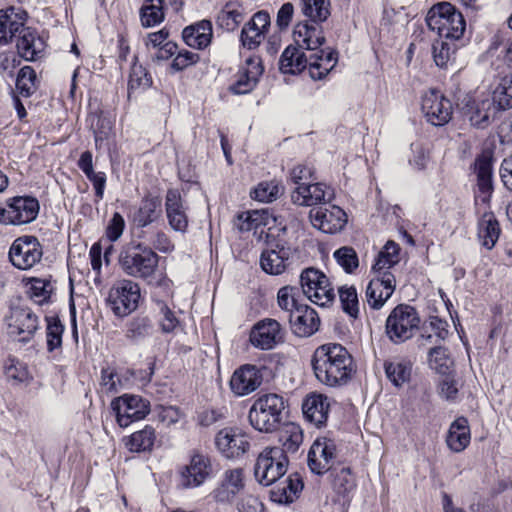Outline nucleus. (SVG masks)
<instances>
[{
  "mask_svg": "<svg viewBox=\"0 0 512 512\" xmlns=\"http://www.w3.org/2000/svg\"><path fill=\"white\" fill-rule=\"evenodd\" d=\"M311 366L316 379L331 388L346 385L355 372L352 355L337 343L317 347L311 357Z\"/></svg>",
  "mask_w": 512,
  "mask_h": 512,
  "instance_id": "f257e3e1",
  "label": "nucleus"
},
{
  "mask_svg": "<svg viewBox=\"0 0 512 512\" xmlns=\"http://www.w3.org/2000/svg\"><path fill=\"white\" fill-rule=\"evenodd\" d=\"M478 193L475 196L477 206H483V214L478 221V239L483 247L492 249L500 235L499 223L489 211V203L493 192L492 162L488 157H480L476 160Z\"/></svg>",
  "mask_w": 512,
  "mask_h": 512,
  "instance_id": "f03ea898",
  "label": "nucleus"
},
{
  "mask_svg": "<svg viewBox=\"0 0 512 512\" xmlns=\"http://www.w3.org/2000/svg\"><path fill=\"white\" fill-rule=\"evenodd\" d=\"M285 408L282 396L275 393L262 394L253 402L248 420L254 429L271 433L280 427Z\"/></svg>",
  "mask_w": 512,
  "mask_h": 512,
  "instance_id": "7ed1b4c3",
  "label": "nucleus"
},
{
  "mask_svg": "<svg viewBox=\"0 0 512 512\" xmlns=\"http://www.w3.org/2000/svg\"><path fill=\"white\" fill-rule=\"evenodd\" d=\"M159 263L158 254L143 243H130L119 255V264L129 276L149 279L154 276Z\"/></svg>",
  "mask_w": 512,
  "mask_h": 512,
  "instance_id": "20e7f679",
  "label": "nucleus"
},
{
  "mask_svg": "<svg viewBox=\"0 0 512 512\" xmlns=\"http://www.w3.org/2000/svg\"><path fill=\"white\" fill-rule=\"evenodd\" d=\"M426 23L430 30L438 35V39L458 41L462 38L466 22L463 15L448 2L434 5L428 12Z\"/></svg>",
  "mask_w": 512,
  "mask_h": 512,
  "instance_id": "39448f33",
  "label": "nucleus"
},
{
  "mask_svg": "<svg viewBox=\"0 0 512 512\" xmlns=\"http://www.w3.org/2000/svg\"><path fill=\"white\" fill-rule=\"evenodd\" d=\"M420 317L417 310L408 304L397 305L385 323L387 337L394 344H401L413 337L419 328Z\"/></svg>",
  "mask_w": 512,
  "mask_h": 512,
  "instance_id": "423d86ee",
  "label": "nucleus"
},
{
  "mask_svg": "<svg viewBox=\"0 0 512 512\" xmlns=\"http://www.w3.org/2000/svg\"><path fill=\"white\" fill-rule=\"evenodd\" d=\"M288 457L279 447H266L257 457L254 474L258 482L269 486L287 472Z\"/></svg>",
  "mask_w": 512,
  "mask_h": 512,
  "instance_id": "0eeeda50",
  "label": "nucleus"
},
{
  "mask_svg": "<svg viewBox=\"0 0 512 512\" xmlns=\"http://www.w3.org/2000/svg\"><path fill=\"white\" fill-rule=\"evenodd\" d=\"M214 474L211 457L199 450H192L189 461L178 470L179 485L184 489H194L203 485Z\"/></svg>",
  "mask_w": 512,
  "mask_h": 512,
  "instance_id": "6e6552de",
  "label": "nucleus"
},
{
  "mask_svg": "<svg viewBox=\"0 0 512 512\" xmlns=\"http://www.w3.org/2000/svg\"><path fill=\"white\" fill-rule=\"evenodd\" d=\"M4 322L8 334L23 343L31 341L39 329V318L28 306L11 305Z\"/></svg>",
  "mask_w": 512,
  "mask_h": 512,
  "instance_id": "1a4fd4ad",
  "label": "nucleus"
},
{
  "mask_svg": "<svg viewBox=\"0 0 512 512\" xmlns=\"http://www.w3.org/2000/svg\"><path fill=\"white\" fill-rule=\"evenodd\" d=\"M140 296L139 285L125 279L110 289L107 301L116 316L125 317L137 309Z\"/></svg>",
  "mask_w": 512,
  "mask_h": 512,
  "instance_id": "9d476101",
  "label": "nucleus"
},
{
  "mask_svg": "<svg viewBox=\"0 0 512 512\" xmlns=\"http://www.w3.org/2000/svg\"><path fill=\"white\" fill-rule=\"evenodd\" d=\"M111 408L118 425L125 428L149 414L150 402L139 395L124 394L111 402Z\"/></svg>",
  "mask_w": 512,
  "mask_h": 512,
  "instance_id": "9b49d317",
  "label": "nucleus"
},
{
  "mask_svg": "<svg viewBox=\"0 0 512 512\" xmlns=\"http://www.w3.org/2000/svg\"><path fill=\"white\" fill-rule=\"evenodd\" d=\"M39 213V202L30 196H17L0 207V222L4 224L22 225L32 222Z\"/></svg>",
  "mask_w": 512,
  "mask_h": 512,
  "instance_id": "f8f14e48",
  "label": "nucleus"
},
{
  "mask_svg": "<svg viewBox=\"0 0 512 512\" xmlns=\"http://www.w3.org/2000/svg\"><path fill=\"white\" fill-rule=\"evenodd\" d=\"M42 255V246L35 236L17 238L9 250L12 265L21 270L32 268L41 260Z\"/></svg>",
  "mask_w": 512,
  "mask_h": 512,
  "instance_id": "ddd939ff",
  "label": "nucleus"
},
{
  "mask_svg": "<svg viewBox=\"0 0 512 512\" xmlns=\"http://www.w3.org/2000/svg\"><path fill=\"white\" fill-rule=\"evenodd\" d=\"M421 109L427 121L434 126L447 124L453 111L451 101L435 89H430L423 95Z\"/></svg>",
  "mask_w": 512,
  "mask_h": 512,
  "instance_id": "4468645a",
  "label": "nucleus"
},
{
  "mask_svg": "<svg viewBox=\"0 0 512 512\" xmlns=\"http://www.w3.org/2000/svg\"><path fill=\"white\" fill-rule=\"evenodd\" d=\"M336 458V444L332 439L317 438L311 445L307 462L310 470L317 475H322L334 469Z\"/></svg>",
  "mask_w": 512,
  "mask_h": 512,
  "instance_id": "2eb2a0df",
  "label": "nucleus"
},
{
  "mask_svg": "<svg viewBox=\"0 0 512 512\" xmlns=\"http://www.w3.org/2000/svg\"><path fill=\"white\" fill-rule=\"evenodd\" d=\"M313 227L327 234H335L344 229L347 224V214L336 205L313 208L309 212Z\"/></svg>",
  "mask_w": 512,
  "mask_h": 512,
  "instance_id": "dca6fc26",
  "label": "nucleus"
},
{
  "mask_svg": "<svg viewBox=\"0 0 512 512\" xmlns=\"http://www.w3.org/2000/svg\"><path fill=\"white\" fill-rule=\"evenodd\" d=\"M251 344L261 350H271L284 340V333L280 323L272 318H265L256 322L250 332Z\"/></svg>",
  "mask_w": 512,
  "mask_h": 512,
  "instance_id": "f3484780",
  "label": "nucleus"
},
{
  "mask_svg": "<svg viewBox=\"0 0 512 512\" xmlns=\"http://www.w3.org/2000/svg\"><path fill=\"white\" fill-rule=\"evenodd\" d=\"M460 106L463 115L469 119L471 125L478 128L488 126L500 110L492 98L476 101L468 95L462 99Z\"/></svg>",
  "mask_w": 512,
  "mask_h": 512,
  "instance_id": "a211bd4d",
  "label": "nucleus"
},
{
  "mask_svg": "<svg viewBox=\"0 0 512 512\" xmlns=\"http://www.w3.org/2000/svg\"><path fill=\"white\" fill-rule=\"evenodd\" d=\"M215 444L218 450L230 459L245 454L250 448L248 435L237 428L220 430L215 437Z\"/></svg>",
  "mask_w": 512,
  "mask_h": 512,
  "instance_id": "6ab92c4d",
  "label": "nucleus"
},
{
  "mask_svg": "<svg viewBox=\"0 0 512 512\" xmlns=\"http://www.w3.org/2000/svg\"><path fill=\"white\" fill-rule=\"evenodd\" d=\"M244 487L245 481L243 469H228L223 473L221 481L211 492V497L217 503H232Z\"/></svg>",
  "mask_w": 512,
  "mask_h": 512,
  "instance_id": "aec40b11",
  "label": "nucleus"
},
{
  "mask_svg": "<svg viewBox=\"0 0 512 512\" xmlns=\"http://www.w3.org/2000/svg\"><path fill=\"white\" fill-rule=\"evenodd\" d=\"M264 68L259 57H248L237 73V80L229 91L235 95L250 93L257 85Z\"/></svg>",
  "mask_w": 512,
  "mask_h": 512,
  "instance_id": "412c9836",
  "label": "nucleus"
},
{
  "mask_svg": "<svg viewBox=\"0 0 512 512\" xmlns=\"http://www.w3.org/2000/svg\"><path fill=\"white\" fill-rule=\"evenodd\" d=\"M263 381L261 370L251 364H245L234 371L229 385L236 396H246L257 390Z\"/></svg>",
  "mask_w": 512,
  "mask_h": 512,
  "instance_id": "4be33fe9",
  "label": "nucleus"
},
{
  "mask_svg": "<svg viewBox=\"0 0 512 512\" xmlns=\"http://www.w3.org/2000/svg\"><path fill=\"white\" fill-rule=\"evenodd\" d=\"M334 198V190L323 183L300 184L291 193V200L300 206H313L330 202Z\"/></svg>",
  "mask_w": 512,
  "mask_h": 512,
  "instance_id": "5701e85b",
  "label": "nucleus"
},
{
  "mask_svg": "<svg viewBox=\"0 0 512 512\" xmlns=\"http://www.w3.org/2000/svg\"><path fill=\"white\" fill-rule=\"evenodd\" d=\"M395 277L390 272L372 279L366 288V300L373 309H380L395 290Z\"/></svg>",
  "mask_w": 512,
  "mask_h": 512,
  "instance_id": "b1692460",
  "label": "nucleus"
},
{
  "mask_svg": "<svg viewBox=\"0 0 512 512\" xmlns=\"http://www.w3.org/2000/svg\"><path fill=\"white\" fill-rule=\"evenodd\" d=\"M289 323L292 332L298 337H309L318 331L320 318L317 312L307 306L300 305L295 311L289 314Z\"/></svg>",
  "mask_w": 512,
  "mask_h": 512,
  "instance_id": "393cba45",
  "label": "nucleus"
},
{
  "mask_svg": "<svg viewBox=\"0 0 512 512\" xmlns=\"http://www.w3.org/2000/svg\"><path fill=\"white\" fill-rule=\"evenodd\" d=\"M182 197L178 190L169 189L165 197V211L170 227L184 233L188 227V216Z\"/></svg>",
  "mask_w": 512,
  "mask_h": 512,
  "instance_id": "a878e982",
  "label": "nucleus"
},
{
  "mask_svg": "<svg viewBox=\"0 0 512 512\" xmlns=\"http://www.w3.org/2000/svg\"><path fill=\"white\" fill-rule=\"evenodd\" d=\"M295 44L305 50H318L324 43L325 37L319 24L308 21L299 22L293 30Z\"/></svg>",
  "mask_w": 512,
  "mask_h": 512,
  "instance_id": "bb28decb",
  "label": "nucleus"
},
{
  "mask_svg": "<svg viewBox=\"0 0 512 512\" xmlns=\"http://www.w3.org/2000/svg\"><path fill=\"white\" fill-rule=\"evenodd\" d=\"M26 12L15 7L0 10V46L9 44L26 21Z\"/></svg>",
  "mask_w": 512,
  "mask_h": 512,
  "instance_id": "cd10ccee",
  "label": "nucleus"
},
{
  "mask_svg": "<svg viewBox=\"0 0 512 512\" xmlns=\"http://www.w3.org/2000/svg\"><path fill=\"white\" fill-rule=\"evenodd\" d=\"M162 215V201L158 196L146 195L140 202L138 210L133 215V223L138 228H144L157 221Z\"/></svg>",
  "mask_w": 512,
  "mask_h": 512,
  "instance_id": "c85d7f7f",
  "label": "nucleus"
},
{
  "mask_svg": "<svg viewBox=\"0 0 512 512\" xmlns=\"http://www.w3.org/2000/svg\"><path fill=\"white\" fill-rule=\"evenodd\" d=\"M212 36V23L209 20H201L187 26L182 32L184 42L189 47L199 50L206 48L211 43Z\"/></svg>",
  "mask_w": 512,
  "mask_h": 512,
  "instance_id": "c756f323",
  "label": "nucleus"
},
{
  "mask_svg": "<svg viewBox=\"0 0 512 512\" xmlns=\"http://www.w3.org/2000/svg\"><path fill=\"white\" fill-rule=\"evenodd\" d=\"M17 34L19 35L16 44L18 54L26 61H34L43 50V41L35 30L25 27V24Z\"/></svg>",
  "mask_w": 512,
  "mask_h": 512,
  "instance_id": "7c9ffc66",
  "label": "nucleus"
},
{
  "mask_svg": "<svg viewBox=\"0 0 512 512\" xmlns=\"http://www.w3.org/2000/svg\"><path fill=\"white\" fill-rule=\"evenodd\" d=\"M329 402L326 396L313 394L308 396L303 404L302 410L304 416L317 426L323 425L328 418Z\"/></svg>",
  "mask_w": 512,
  "mask_h": 512,
  "instance_id": "2f4dec72",
  "label": "nucleus"
},
{
  "mask_svg": "<svg viewBox=\"0 0 512 512\" xmlns=\"http://www.w3.org/2000/svg\"><path fill=\"white\" fill-rule=\"evenodd\" d=\"M470 429L468 420L465 417L457 418L448 430L446 443L448 447L456 452H462L470 443Z\"/></svg>",
  "mask_w": 512,
  "mask_h": 512,
  "instance_id": "473e14b6",
  "label": "nucleus"
},
{
  "mask_svg": "<svg viewBox=\"0 0 512 512\" xmlns=\"http://www.w3.org/2000/svg\"><path fill=\"white\" fill-rule=\"evenodd\" d=\"M337 52L320 49L310 55V76L314 80L323 79L336 65Z\"/></svg>",
  "mask_w": 512,
  "mask_h": 512,
  "instance_id": "72a5a7b5",
  "label": "nucleus"
},
{
  "mask_svg": "<svg viewBox=\"0 0 512 512\" xmlns=\"http://www.w3.org/2000/svg\"><path fill=\"white\" fill-rule=\"evenodd\" d=\"M298 46H288L280 57V69L284 73L295 74L310 68V56L307 57Z\"/></svg>",
  "mask_w": 512,
  "mask_h": 512,
  "instance_id": "f704fd0d",
  "label": "nucleus"
},
{
  "mask_svg": "<svg viewBox=\"0 0 512 512\" xmlns=\"http://www.w3.org/2000/svg\"><path fill=\"white\" fill-rule=\"evenodd\" d=\"M156 440L155 429L146 425L143 429L123 438L125 447L133 453L150 452Z\"/></svg>",
  "mask_w": 512,
  "mask_h": 512,
  "instance_id": "c9c22d12",
  "label": "nucleus"
},
{
  "mask_svg": "<svg viewBox=\"0 0 512 512\" xmlns=\"http://www.w3.org/2000/svg\"><path fill=\"white\" fill-rule=\"evenodd\" d=\"M278 250L271 249L262 252L260 265L263 271L271 275H279L286 269L289 250L277 245Z\"/></svg>",
  "mask_w": 512,
  "mask_h": 512,
  "instance_id": "e433bc0d",
  "label": "nucleus"
},
{
  "mask_svg": "<svg viewBox=\"0 0 512 512\" xmlns=\"http://www.w3.org/2000/svg\"><path fill=\"white\" fill-rule=\"evenodd\" d=\"M278 441L281 444L280 450L284 455L295 453L303 442V432L299 425L286 423L278 432Z\"/></svg>",
  "mask_w": 512,
  "mask_h": 512,
  "instance_id": "4c0bfd02",
  "label": "nucleus"
},
{
  "mask_svg": "<svg viewBox=\"0 0 512 512\" xmlns=\"http://www.w3.org/2000/svg\"><path fill=\"white\" fill-rule=\"evenodd\" d=\"M332 488L339 498L349 500L350 494L356 487L355 478L349 467L331 470Z\"/></svg>",
  "mask_w": 512,
  "mask_h": 512,
  "instance_id": "58836bf2",
  "label": "nucleus"
},
{
  "mask_svg": "<svg viewBox=\"0 0 512 512\" xmlns=\"http://www.w3.org/2000/svg\"><path fill=\"white\" fill-rule=\"evenodd\" d=\"M400 247L394 241H388L383 249L378 253L376 261L372 267L373 271L382 276L383 272H389L388 269L399 262Z\"/></svg>",
  "mask_w": 512,
  "mask_h": 512,
  "instance_id": "ea45409f",
  "label": "nucleus"
},
{
  "mask_svg": "<svg viewBox=\"0 0 512 512\" xmlns=\"http://www.w3.org/2000/svg\"><path fill=\"white\" fill-rule=\"evenodd\" d=\"M386 377L395 387H401L411 378L412 364L409 361H385Z\"/></svg>",
  "mask_w": 512,
  "mask_h": 512,
  "instance_id": "a19ab883",
  "label": "nucleus"
},
{
  "mask_svg": "<svg viewBox=\"0 0 512 512\" xmlns=\"http://www.w3.org/2000/svg\"><path fill=\"white\" fill-rule=\"evenodd\" d=\"M301 12L311 22L320 24L330 15L329 0H301Z\"/></svg>",
  "mask_w": 512,
  "mask_h": 512,
  "instance_id": "79ce46f5",
  "label": "nucleus"
},
{
  "mask_svg": "<svg viewBox=\"0 0 512 512\" xmlns=\"http://www.w3.org/2000/svg\"><path fill=\"white\" fill-rule=\"evenodd\" d=\"M269 218H272L274 222L278 220L268 210H253L243 213L239 215V229L241 231H256L259 227L268 225Z\"/></svg>",
  "mask_w": 512,
  "mask_h": 512,
  "instance_id": "37998d69",
  "label": "nucleus"
},
{
  "mask_svg": "<svg viewBox=\"0 0 512 512\" xmlns=\"http://www.w3.org/2000/svg\"><path fill=\"white\" fill-rule=\"evenodd\" d=\"M164 0H146L140 10L141 23L144 27H153L164 19Z\"/></svg>",
  "mask_w": 512,
  "mask_h": 512,
  "instance_id": "c03bdc74",
  "label": "nucleus"
},
{
  "mask_svg": "<svg viewBox=\"0 0 512 512\" xmlns=\"http://www.w3.org/2000/svg\"><path fill=\"white\" fill-rule=\"evenodd\" d=\"M428 362L430 368L442 376L451 373L453 360L449 357L447 349L442 346L433 347L429 350Z\"/></svg>",
  "mask_w": 512,
  "mask_h": 512,
  "instance_id": "a18cd8bd",
  "label": "nucleus"
},
{
  "mask_svg": "<svg viewBox=\"0 0 512 512\" xmlns=\"http://www.w3.org/2000/svg\"><path fill=\"white\" fill-rule=\"evenodd\" d=\"M456 41L436 39L432 46L433 58L436 65L444 68L454 58V54L458 49Z\"/></svg>",
  "mask_w": 512,
  "mask_h": 512,
  "instance_id": "49530a36",
  "label": "nucleus"
},
{
  "mask_svg": "<svg viewBox=\"0 0 512 512\" xmlns=\"http://www.w3.org/2000/svg\"><path fill=\"white\" fill-rule=\"evenodd\" d=\"M283 187L275 180L260 182L250 193L252 199L269 203L279 198Z\"/></svg>",
  "mask_w": 512,
  "mask_h": 512,
  "instance_id": "de8ad7c7",
  "label": "nucleus"
},
{
  "mask_svg": "<svg viewBox=\"0 0 512 512\" xmlns=\"http://www.w3.org/2000/svg\"><path fill=\"white\" fill-rule=\"evenodd\" d=\"M492 99L500 110L512 108V72L501 78L492 93Z\"/></svg>",
  "mask_w": 512,
  "mask_h": 512,
  "instance_id": "09e8293b",
  "label": "nucleus"
},
{
  "mask_svg": "<svg viewBox=\"0 0 512 512\" xmlns=\"http://www.w3.org/2000/svg\"><path fill=\"white\" fill-rule=\"evenodd\" d=\"M328 277L316 268H306L300 275V283L303 293L307 298L311 297L315 291L322 284H326Z\"/></svg>",
  "mask_w": 512,
  "mask_h": 512,
  "instance_id": "8fccbe9b",
  "label": "nucleus"
},
{
  "mask_svg": "<svg viewBox=\"0 0 512 512\" xmlns=\"http://www.w3.org/2000/svg\"><path fill=\"white\" fill-rule=\"evenodd\" d=\"M152 84V79L141 65L133 64L128 81V98L138 91L148 89Z\"/></svg>",
  "mask_w": 512,
  "mask_h": 512,
  "instance_id": "3c124183",
  "label": "nucleus"
},
{
  "mask_svg": "<svg viewBox=\"0 0 512 512\" xmlns=\"http://www.w3.org/2000/svg\"><path fill=\"white\" fill-rule=\"evenodd\" d=\"M46 339L47 350L54 351L62 346V336L64 332V325L61 323L57 316H46Z\"/></svg>",
  "mask_w": 512,
  "mask_h": 512,
  "instance_id": "603ef678",
  "label": "nucleus"
},
{
  "mask_svg": "<svg viewBox=\"0 0 512 512\" xmlns=\"http://www.w3.org/2000/svg\"><path fill=\"white\" fill-rule=\"evenodd\" d=\"M153 332V324L147 316L133 318L127 325L126 337L138 341L150 336Z\"/></svg>",
  "mask_w": 512,
  "mask_h": 512,
  "instance_id": "864d4df0",
  "label": "nucleus"
},
{
  "mask_svg": "<svg viewBox=\"0 0 512 512\" xmlns=\"http://www.w3.org/2000/svg\"><path fill=\"white\" fill-rule=\"evenodd\" d=\"M338 293L343 311L352 318H357L359 315V301L356 288L343 285L339 287Z\"/></svg>",
  "mask_w": 512,
  "mask_h": 512,
  "instance_id": "5fc2aeb1",
  "label": "nucleus"
},
{
  "mask_svg": "<svg viewBox=\"0 0 512 512\" xmlns=\"http://www.w3.org/2000/svg\"><path fill=\"white\" fill-rule=\"evenodd\" d=\"M304 487L301 476L298 473L290 474L285 480L282 487L278 488L280 496L279 502L291 503L293 502L302 491Z\"/></svg>",
  "mask_w": 512,
  "mask_h": 512,
  "instance_id": "6e6d98bb",
  "label": "nucleus"
},
{
  "mask_svg": "<svg viewBox=\"0 0 512 512\" xmlns=\"http://www.w3.org/2000/svg\"><path fill=\"white\" fill-rule=\"evenodd\" d=\"M30 282L31 297L38 303L42 304L49 300L54 291V285L51 282V276L38 278L32 277Z\"/></svg>",
  "mask_w": 512,
  "mask_h": 512,
  "instance_id": "4d7b16f0",
  "label": "nucleus"
},
{
  "mask_svg": "<svg viewBox=\"0 0 512 512\" xmlns=\"http://www.w3.org/2000/svg\"><path fill=\"white\" fill-rule=\"evenodd\" d=\"M36 73L30 66H24L19 70L16 79V89L23 97H29L36 89Z\"/></svg>",
  "mask_w": 512,
  "mask_h": 512,
  "instance_id": "13d9d810",
  "label": "nucleus"
},
{
  "mask_svg": "<svg viewBox=\"0 0 512 512\" xmlns=\"http://www.w3.org/2000/svg\"><path fill=\"white\" fill-rule=\"evenodd\" d=\"M333 256L346 273H353L359 266L358 255L352 247H340L334 252Z\"/></svg>",
  "mask_w": 512,
  "mask_h": 512,
  "instance_id": "bf43d9fd",
  "label": "nucleus"
},
{
  "mask_svg": "<svg viewBox=\"0 0 512 512\" xmlns=\"http://www.w3.org/2000/svg\"><path fill=\"white\" fill-rule=\"evenodd\" d=\"M158 323L163 333H172L179 326L180 321L175 312L163 301H158Z\"/></svg>",
  "mask_w": 512,
  "mask_h": 512,
  "instance_id": "052dcab7",
  "label": "nucleus"
},
{
  "mask_svg": "<svg viewBox=\"0 0 512 512\" xmlns=\"http://www.w3.org/2000/svg\"><path fill=\"white\" fill-rule=\"evenodd\" d=\"M4 369L7 379L14 383H22L29 378L26 364L16 358H8Z\"/></svg>",
  "mask_w": 512,
  "mask_h": 512,
  "instance_id": "680f3d73",
  "label": "nucleus"
},
{
  "mask_svg": "<svg viewBox=\"0 0 512 512\" xmlns=\"http://www.w3.org/2000/svg\"><path fill=\"white\" fill-rule=\"evenodd\" d=\"M297 292L296 287L284 286L277 293L278 306L287 313L288 317L300 306L295 299Z\"/></svg>",
  "mask_w": 512,
  "mask_h": 512,
  "instance_id": "e2e57ef3",
  "label": "nucleus"
},
{
  "mask_svg": "<svg viewBox=\"0 0 512 512\" xmlns=\"http://www.w3.org/2000/svg\"><path fill=\"white\" fill-rule=\"evenodd\" d=\"M91 128L93 130L96 144L106 140L112 130L111 120L101 114L91 117Z\"/></svg>",
  "mask_w": 512,
  "mask_h": 512,
  "instance_id": "0e129e2a",
  "label": "nucleus"
},
{
  "mask_svg": "<svg viewBox=\"0 0 512 512\" xmlns=\"http://www.w3.org/2000/svg\"><path fill=\"white\" fill-rule=\"evenodd\" d=\"M230 6V4H227L217 17L219 25L225 27L227 30H233L243 20L242 12L237 9H229Z\"/></svg>",
  "mask_w": 512,
  "mask_h": 512,
  "instance_id": "69168bd1",
  "label": "nucleus"
},
{
  "mask_svg": "<svg viewBox=\"0 0 512 512\" xmlns=\"http://www.w3.org/2000/svg\"><path fill=\"white\" fill-rule=\"evenodd\" d=\"M308 299L321 307L331 304L335 299V293L329 278L327 279L326 284L319 286L315 291H313L311 297Z\"/></svg>",
  "mask_w": 512,
  "mask_h": 512,
  "instance_id": "338daca9",
  "label": "nucleus"
},
{
  "mask_svg": "<svg viewBox=\"0 0 512 512\" xmlns=\"http://www.w3.org/2000/svg\"><path fill=\"white\" fill-rule=\"evenodd\" d=\"M458 383L450 374L444 375L439 383V395L446 401L455 402L458 398Z\"/></svg>",
  "mask_w": 512,
  "mask_h": 512,
  "instance_id": "774afa93",
  "label": "nucleus"
}]
</instances>
